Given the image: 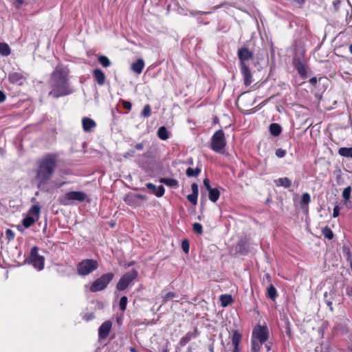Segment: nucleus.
<instances>
[{
  "label": "nucleus",
  "instance_id": "obj_17",
  "mask_svg": "<svg viewBox=\"0 0 352 352\" xmlns=\"http://www.w3.org/2000/svg\"><path fill=\"white\" fill-rule=\"evenodd\" d=\"M208 193H209V199L212 202H216L220 195L219 190L216 188H212L211 189H209Z\"/></svg>",
  "mask_w": 352,
  "mask_h": 352
},
{
  "label": "nucleus",
  "instance_id": "obj_56",
  "mask_svg": "<svg viewBox=\"0 0 352 352\" xmlns=\"http://www.w3.org/2000/svg\"><path fill=\"white\" fill-rule=\"evenodd\" d=\"M295 1H296L297 3H298L299 4H301L304 2L305 0H294Z\"/></svg>",
  "mask_w": 352,
  "mask_h": 352
},
{
  "label": "nucleus",
  "instance_id": "obj_60",
  "mask_svg": "<svg viewBox=\"0 0 352 352\" xmlns=\"http://www.w3.org/2000/svg\"><path fill=\"white\" fill-rule=\"evenodd\" d=\"M93 318H94V316H93V315H91L90 316H89V318H88V319Z\"/></svg>",
  "mask_w": 352,
  "mask_h": 352
},
{
  "label": "nucleus",
  "instance_id": "obj_9",
  "mask_svg": "<svg viewBox=\"0 0 352 352\" xmlns=\"http://www.w3.org/2000/svg\"><path fill=\"white\" fill-rule=\"evenodd\" d=\"M253 336L255 337L261 344L264 343L268 338V330L266 327L258 326L253 331Z\"/></svg>",
  "mask_w": 352,
  "mask_h": 352
},
{
  "label": "nucleus",
  "instance_id": "obj_23",
  "mask_svg": "<svg viewBox=\"0 0 352 352\" xmlns=\"http://www.w3.org/2000/svg\"><path fill=\"white\" fill-rule=\"evenodd\" d=\"M276 184L277 186H284L285 188H289L291 186L292 182H291L290 179H289L287 177H283V178H280L277 181H276Z\"/></svg>",
  "mask_w": 352,
  "mask_h": 352
},
{
  "label": "nucleus",
  "instance_id": "obj_22",
  "mask_svg": "<svg viewBox=\"0 0 352 352\" xmlns=\"http://www.w3.org/2000/svg\"><path fill=\"white\" fill-rule=\"evenodd\" d=\"M270 131L272 135L278 136L281 132V127L278 124H271L270 126Z\"/></svg>",
  "mask_w": 352,
  "mask_h": 352
},
{
  "label": "nucleus",
  "instance_id": "obj_16",
  "mask_svg": "<svg viewBox=\"0 0 352 352\" xmlns=\"http://www.w3.org/2000/svg\"><path fill=\"white\" fill-rule=\"evenodd\" d=\"M82 123L83 129L85 131H88L96 126V122L89 118H84Z\"/></svg>",
  "mask_w": 352,
  "mask_h": 352
},
{
  "label": "nucleus",
  "instance_id": "obj_55",
  "mask_svg": "<svg viewBox=\"0 0 352 352\" xmlns=\"http://www.w3.org/2000/svg\"><path fill=\"white\" fill-rule=\"evenodd\" d=\"M327 305H328V306L330 307V309H331V310H333V307H332V302H330V301H329V302H327Z\"/></svg>",
  "mask_w": 352,
  "mask_h": 352
},
{
  "label": "nucleus",
  "instance_id": "obj_57",
  "mask_svg": "<svg viewBox=\"0 0 352 352\" xmlns=\"http://www.w3.org/2000/svg\"><path fill=\"white\" fill-rule=\"evenodd\" d=\"M25 0H16V1L19 3V4L21 5L24 3Z\"/></svg>",
  "mask_w": 352,
  "mask_h": 352
},
{
  "label": "nucleus",
  "instance_id": "obj_41",
  "mask_svg": "<svg viewBox=\"0 0 352 352\" xmlns=\"http://www.w3.org/2000/svg\"><path fill=\"white\" fill-rule=\"evenodd\" d=\"M310 196L308 193L305 192L302 195L301 201L305 204H308L310 202Z\"/></svg>",
  "mask_w": 352,
  "mask_h": 352
},
{
  "label": "nucleus",
  "instance_id": "obj_6",
  "mask_svg": "<svg viewBox=\"0 0 352 352\" xmlns=\"http://www.w3.org/2000/svg\"><path fill=\"white\" fill-rule=\"evenodd\" d=\"M98 262L93 259H85L78 263V273L81 276H86L98 268Z\"/></svg>",
  "mask_w": 352,
  "mask_h": 352
},
{
  "label": "nucleus",
  "instance_id": "obj_30",
  "mask_svg": "<svg viewBox=\"0 0 352 352\" xmlns=\"http://www.w3.org/2000/svg\"><path fill=\"white\" fill-rule=\"evenodd\" d=\"M323 235L328 239H332L333 234L332 230L327 226L324 227L322 231Z\"/></svg>",
  "mask_w": 352,
  "mask_h": 352
},
{
  "label": "nucleus",
  "instance_id": "obj_1",
  "mask_svg": "<svg viewBox=\"0 0 352 352\" xmlns=\"http://www.w3.org/2000/svg\"><path fill=\"white\" fill-rule=\"evenodd\" d=\"M68 70L63 66H57L51 75L50 86L51 91L49 95L58 98L72 93L68 84Z\"/></svg>",
  "mask_w": 352,
  "mask_h": 352
},
{
  "label": "nucleus",
  "instance_id": "obj_13",
  "mask_svg": "<svg viewBox=\"0 0 352 352\" xmlns=\"http://www.w3.org/2000/svg\"><path fill=\"white\" fill-rule=\"evenodd\" d=\"M94 78L99 85H103L105 82V75L104 72L100 69H95L93 71Z\"/></svg>",
  "mask_w": 352,
  "mask_h": 352
},
{
  "label": "nucleus",
  "instance_id": "obj_52",
  "mask_svg": "<svg viewBox=\"0 0 352 352\" xmlns=\"http://www.w3.org/2000/svg\"><path fill=\"white\" fill-rule=\"evenodd\" d=\"M317 82V79L316 77H314V78H311L310 79V82L312 84V85H314L315 83H316Z\"/></svg>",
  "mask_w": 352,
  "mask_h": 352
},
{
  "label": "nucleus",
  "instance_id": "obj_3",
  "mask_svg": "<svg viewBox=\"0 0 352 352\" xmlns=\"http://www.w3.org/2000/svg\"><path fill=\"white\" fill-rule=\"evenodd\" d=\"M87 199L86 193L82 191H71L67 192L65 196L60 198V203L64 206H69L74 201L82 202Z\"/></svg>",
  "mask_w": 352,
  "mask_h": 352
},
{
  "label": "nucleus",
  "instance_id": "obj_29",
  "mask_svg": "<svg viewBox=\"0 0 352 352\" xmlns=\"http://www.w3.org/2000/svg\"><path fill=\"white\" fill-rule=\"evenodd\" d=\"M40 206L37 204L33 205L29 210V214L36 217L38 219V214L40 213Z\"/></svg>",
  "mask_w": 352,
  "mask_h": 352
},
{
  "label": "nucleus",
  "instance_id": "obj_39",
  "mask_svg": "<svg viewBox=\"0 0 352 352\" xmlns=\"http://www.w3.org/2000/svg\"><path fill=\"white\" fill-rule=\"evenodd\" d=\"M198 195L195 194H190L187 196V199L193 205H196L197 203Z\"/></svg>",
  "mask_w": 352,
  "mask_h": 352
},
{
  "label": "nucleus",
  "instance_id": "obj_54",
  "mask_svg": "<svg viewBox=\"0 0 352 352\" xmlns=\"http://www.w3.org/2000/svg\"><path fill=\"white\" fill-rule=\"evenodd\" d=\"M233 352H239V346H234L233 349Z\"/></svg>",
  "mask_w": 352,
  "mask_h": 352
},
{
  "label": "nucleus",
  "instance_id": "obj_15",
  "mask_svg": "<svg viewBox=\"0 0 352 352\" xmlns=\"http://www.w3.org/2000/svg\"><path fill=\"white\" fill-rule=\"evenodd\" d=\"M144 67V62L142 59H138L131 65V69L136 74H140Z\"/></svg>",
  "mask_w": 352,
  "mask_h": 352
},
{
  "label": "nucleus",
  "instance_id": "obj_58",
  "mask_svg": "<svg viewBox=\"0 0 352 352\" xmlns=\"http://www.w3.org/2000/svg\"><path fill=\"white\" fill-rule=\"evenodd\" d=\"M130 351L131 352H137L136 349L134 347H131L130 348Z\"/></svg>",
  "mask_w": 352,
  "mask_h": 352
},
{
  "label": "nucleus",
  "instance_id": "obj_26",
  "mask_svg": "<svg viewBox=\"0 0 352 352\" xmlns=\"http://www.w3.org/2000/svg\"><path fill=\"white\" fill-rule=\"evenodd\" d=\"M200 172H201V170L199 168H196L193 169V168L189 167L187 168L186 173L188 177H192L198 176L199 174L200 173Z\"/></svg>",
  "mask_w": 352,
  "mask_h": 352
},
{
  "label": "nucleus",
  "instance_id": "obj_31",
  "mask_svg": "<svg viewBox=\"0 0 352 352\" xmlns=\"http://www.w3.org/2000/svg\"><path fill=\"white\" fill-rule=\"evenodd\" d=\"M98 61L104 67H109L111 64L109 59L105 56H100L98 58Z\"/></svg>",
  "mask_w": 352,
  "mask_h": 352
},
{
  "label": "nucleus",
  "instance_id": "obj_2",
  "mask_svg": "<svg viewBox=\"0 0 352 352\" xmlns=\"http://www.w3.org/2000/svg\"><path fill=\"white\" fill-rule=\"evenodd\" d=\"M56 168V156L48 154L37 162V167L34 170L35 180L37 187L41 188L52 178Z\"/></svg>",
  "mask_w": 352,
  "mask_h": 352
},
{
  "label": "nucleus",
  "instance_id": "obj_25",
  "mask_svg": "<svg viewBox=\"0 0 352 352\" xmlns=\"http://www.w3.org/2000/svg\"><path fill=\"white\" fill-rule=\"evenodd\" d=\"M10 54V48L6 43H0V54L2 56H8Z\"/></svg>",
  "mask_w": 352,
  "mask_h": 352
},
{
  "label": "nucleus",
  "instance_id": "obj_27",
  "mask_svg": "<svg viewBox=\"0 0 352 352\" xmlns=\"http://www.w3.org/2000/svg\"><path fill=\"white\" fill-rule=\"evenodd\" d=\"M276 296L277 293L276 288L272 285H270L267 288V296L270 299L274 300Z\"/></svg>",
  "mask_w": 352,
  "mask_h": 352
},
{
  "label": "nucleus",
  "instance_id": "obj_42",
  "mask_svg": "<svg viewBox=\"0 0 352 352\" xmlns=\"http://www.w3.org/2000/svg\"><path fill=\"white\" fill-rule=\"evenodd\" d=\"M182 248L185 253L189 251V243L187 240H184L182 243Z\"/></svg>",
  "mask_w": 352,
  "mask_h": 352
},
{
  "label": "nucleus",
  "instance_id": "obj_7",
  "mask_svg": "<svg viewBox=\"0 0 352 352\" xmlns=\"http://www.w3.org/2000/svg\"><path fill=\"white\" fill-rule=\"evenodd\" d=\"M138 272L133 270L124 274L117 284V289L120 291L124 290L128 285L136 278Z\"/></svg>",
  "mask_w": 352,
  "mask_h": 352
},
{
  "label": "nucleus",
  "instance_id": "obj_38",
  "mask_svg": "<svg viewBox=\"0 0 352 352\" xmlns=\"http://www.w3.org/2000/svg\"><path fill=\"white\" fill-rule=\"evenodd\" d=\"M193 230L195 232L201 234L203 233L202 226L199 223H195L193 224Z\"/></svg>",
  "mask_w": 352,
  "mask_h": 352
},
{
  "label": "nucleus",
  "instance_id": "obj_40",
  "mask_svg": "<svg viewBox=\"0 0 352 352\" xmlns=\"http://www.w3.org/2000/svg\"><path fill=\"white\" fill-rule=\"evenodd\" d=\"M260 350V344L256 342L254 340H252V348L251 352H259Z\"/></svg>",
  "mask_w": 352,
  "mask_h": 352
},
{
  "label": "nucleus",
  "instance_id": "obj_33",
  "mask_svg": "<svg viewBox=\"0 0 352 352\" xmlns=\"http://www.w3.org/2000/svg\"><path fill=\"white\" fill-rule=\"evenodd\" d=\"M175 297H176L175 293L170 292L166 293V294H164L162 296V301L164 303H165L168 300H173Z\"/></svg>",
  "mask_w": 352,
  "mask_h": 352
},
{
  "label": "nucleus",
  "instance_id": "obj_21",
  "mask_svg": "<svg viewBox=\"0 0 352 352\" xmlns=\"http://www.w3.org/2000/svg\"><path fill=\"white\" fill-rule=\"evenodd\" d=\"M219 300L221 301V305L224 307L232 302V296L229 294L221 295L219 298Z\"/></svg>",
  "mask_w": 352,
  "mask_h": 352
},
{
  "label": "nucleus",
  "instance_id": "obj_53",
  "mask_svg": "<svg viewBox=\"0 0 352 352\" xmlns=\"http://www.w3.org/2000/svg\"><path fill=\"white\" fill-rule=\"evenodd\" d=\"M265 347L266 348L267 351H270V346L269 344H265Z\"/></svg>",
  "mask_w": 352,
  "mask_h": 352
},
{
  "label": "nucleus",
  "instance_id": "obj_4",
  "mask_svg": "<svg viewBox=\"0 0 352 352\" xmlns=\"http://www.w3.org/2000/svg\"><path fill=\"white\" fill-rule=\"evenodd\" d=\"M226 145L224 132L222 130L216 131L212 137L210 147L217 153H221Z\"/></svg>",
  "mask_w": 352,
  "mask_h": 352
},
{
  "label": "nucleus",
  "instance_id": "obj_49",
  "mask_svg": "<svg viewBox=\"0 0 352 352\" xmlns=\"http://www.w3.org/2000/svg\"><path fill=\"white\" fill-rule=\"evenodd\" d=\"M6 94L3 91H0V102H4L6 100Z\"/></svg>",
  "mask_w": 352,
  "mask_h": 352
},
{
  "label": "nucleus",
  "instance_id": "obj_34",
  "mask_svg": "<svg viewBox=\"0 0 352 352\" xmlns=\"http://www.w3.org/2000/svg\"><path fill=\"white\" fill-rule=\"evenodd\" d=\"M351 188L348 186L345 188L342 192V197L345 201L349 200L351 197Z\"/></svg>",
  "mask_w": 352,
  "mask_h": 352
},
{
  "label": "nucleus",
  "instance_id": "obj_19",
  "mask_svg": "<svg viewBox=\"0 0 352 352\" xmlns=\"http://www.w3.org/2000/svg\"><path fill=\"white\" fill-rule=\"evenodd\" d=\"M160 182L173 188H177L178 186V182L172 178H162Z\"/></svg>",
  "mask_w": 352,
  "mask_h": 352
},
{
  "label": "nucleus",
  "instance_id": "obj_32",
  "mask_svg": "<svg viewBox=\"0 0 352 352\" xmlns=\"http://www.w3.org/2000/svg\"><path fill=\"white\" fill-rule=\"evenodd\" d=\"M151 108L149 104H146L141 112V116L144 118H148L151 116Z\"/></svg>",
  "mask_w": 352,
  "mask_h": 352
},
{
  "label": "nucleus",
  "instance_id": "obj_51",
  "mask_svg": "<svg viewBox=\"0 0 352 352\" xmlns=\"http://www.w3.org/2000/svg\"><path fill=\"white\" fill-rule=\"evenodd\" d=\"M135 148L137 149V150H142L143 148H144V145L142 143H138L135 146Z\"/></svg>",
  "mask_w": 352,
  "mask_h": 352
},
{
  "label": "nucleus",
  "instance_id": "obj_45",
  "mask_svg": "<svg viewBox=\"0 0 352 352\" xmlns=\"http://www.w3.org/2000/svg\"><path fill=\"white\" fill-rule=\"evenodd\" d=\"M123 107L126 109L131 110V103L128 101L122 100V101Z\"/></svg>",
  "mask_w": 352,
  "mask_h": 352
},
{
  "label": "nucleus",
  "instance_id": "obj_50",
  "mask_svg": "<svg viewBox=\"0 0 352 352\" xmlns=\"http://www.w3.org/2000/svg\"><path fill=\"white\" fill-rule=\"evenodd\" d=\"M338 214H339V208L338 207H335L333 209V217H336L338 216Z\"/></svg>",
  "mask_w": 352,
  "mask_h": 352
},
{
  "label": "nucleus",
  "instance_id": "obj_37",
  "mask_svg": "<svg viewBox=\"0 0 352 352\" xmlns=\"http://www.w3.org/2000/svg\"><path fill=\"white\" fill-rule=\"evenodd\" d=\"M296 67L299 74H300L301 75H303V76L306 74V71H305V67L301 63L299 62V63H296Z\"/></svg>",
  "mask_w": 352,
  "mask_h": 352
},
{
  "label": "nucleus",
  "instance_id": "obj_46",
  "mask_svg": "<svg viewBox=\"0 0 352 352\" xmlns=\"http://www.w3.org/2000/svg\"><path fill=\"white\" fill-rule=\"evenodd\" d=\"M204 185L205 186L207 190H209V189H211L212 187L210 184V181L208 178L204 179Z\"/></svg>",
  "mask_w": 352,
  "mask_h": 352
},
{
  "label": "nucleus",
  "instance_id": "obj_12",
  "mask_svg": "<svg viewBox=\"0 0 352 352\" xmlns=\"http://www.w3.org/2000/svg\"><path fill=\"white\" fill-rule=\"evenodd\" d=\"M241 69L244 79V84L245 86H249L252 82V76L249 67L247 65L243 64Z\"/></svg>",
  "mask_w": 352,
  "mask_h": 352
},
{
  "label": "nucleus",
  "instance_id": "obj_14",
  "mask_svg": "<svg viewBox=\"0 0 352 352\" xmlns=\"http://www.w3.org/2000/svg\"><path fill=\"white\" fill-rule=\"evenodd\" d=\"M148 189L151 190L157 197H162L164 194V188L162 186H155L151 183L146 184Z\"/></svg>",
  "mask_w": 352,
  "mask_h": 352
},
{
  "label": "nucleus",
  "instance_id": "obj_20",
  "mask_svg": "<svg viewBox=\"0 0 352 352\" xmlns=\"http://www.w3.org/2000/svg\"><path fill=\"white\" fill-rule=\"evenodd\" d=\"M157 135L161 140H166L169 137V133L165 126H160L157 131Z\"/></svg>",
  "mask_w": 352,
  "mask_h": 352
},
{
  "label": "nucleus",
  "instance_id": "obj_18",
  "mask_svg": "<svg viewBox=\"0 0 352 352\" xmlns=\"http://www.w3.org/2000/svg\"><path fill=\"white\" fill-rule=\"evenodd\" d=\"M338 154L344 157H352V147H341L338 149Z\"/></svg>",
  "mask_w": 352,
  "mask_h": 352
},
{
  "label": "nucleus",
  "instance_id": "obj_36",
  "mask_svg": "<svg viewBox=\"0 0 352 352\" xmlns=\"http://www.w3.org/2000/svg\"><path fill=\"white\" fill-rule=\"evenodd\" d=\"M9 78L11 82H16L22 79V76L19 73H14L10 75Z\"/></svg>",
  "mask_w": 352,
  "mask_h": 352
},
{
  "label": "nucleus",
  "instance_id": "obj_24",
  "mask_svg": "<svg viewBox=\"0 0 352 352\" xmlns=\"http://www.w3.org/2000/svg\"><path fill=\"white\" fill-rule=\"evenodd\" d=\"M241 335L237 331H235L233 333L232 338V344L233 346L234 347L239 346V343L241 342Z\"/></svg>",
  "mask_w": 352,
  "mask_h": 352
},
{
  "label": "nucleus",
  "instance_id": "obj_48",
  "mask_svg": "<svg viewBox=\"0 0 352 352\" xmlns=\"http://www.w3.org/2000/svg\"><path fill=\"white\" fill-rule=\"evenodd\" d=\"M6 236L9 238V239H13L14 238V232L10 230V229H8L6 232Z\"/></svg>",
  "mask_w": 352,
  "mask_h": 352
},
{
  "label": "nucleus",
  "instance_id": "obj_43",
  "mask_svg": "<svg viewBox=\"0 0 352 352\" xmlns=\"http://www.w3.org/2000/svg\"><path fill=\"white\" fill-rule=\"evenodd\" d=\"M286 151L282 148H278L276 151V155L278 157H283L285 155Z\"/></svg>",
  "mask_w": 352,
  "mask_h": 352
},
{
  "label": "nucleus",
  "instance_id": "obj_10",
  "mask_svg": "<svg viewBox=\"0 0 352 352\" xmlns=\"http://www.w3.org/2000/svg\"><path fill=\"white\" fill-rule=\"evenodd\" d=\"M112 323L110 320L103 322L98 329V336L100 339H106L111 329Z\"/></svg>",
  "mask_w": 352,
  "mask_h": 352
},
{
  "label": "nucleus",
  "instance_id": "obj_5",
  "mask_svg": "<svg viewBox=\"0 0 352 352\" xmlns=\"http://www.w3.org/2000/svg\"><path fill=\"white\" fill-rule=\"evenodd\" d=\"M114 274L111 272L103 274L100 278H97L90 286V291L91 292H97L103 290L106 288L107 285L113 279Z\"/></svg>",
  "mask_w": 352,
  "mask_h": 352
},
{
  "label": "nucleus",
  "instance_id": "obj_11",
  "mask_svg": "<svg viewBox=\"0 0 352 352\" xmlns=\"http://www.w3.org/2000/svg\"><path fill=\"white\" fill-rule=\"evenodd\" d=\"M237 54L241 67H242L243 64L246 65L245 61L251 59L252 57V53L246 47L239 49Z\"/></svg>",
  "mask_w": 352,
  "mask_h": 352
},
{
  "label": "nucleus",
  "instance_id": "obj_28",
  "mask_svg": "<svg viewBox=\"0 0 352 352\" xmlns=\"http://www.w3.org/2000/svg\"><path fill=\"white\" fill-rule=\"evenodd\" d=\"M36 220H37V218L35 219L33 217L28 216L23 220V224L25 228H29L36 221Z\"/></svg>",
  "mask_w": 352,
  "mask_h": 352
},
{
  "label": "nucleus",
  "instance_id": "obj_44",
  "mask_svg": "<svg viewBox=\"0 0 352 352\" xmlns=\"http://www.w3.org/2000/svg\"><path fill=\"white\" fill-rule=\"evenodd\" d=\"M191 189H192V194H195V195H198L199 188H198V185L197 184L193 183L191 185Z\"/></svg>",
  "mask_w": 352,
  "mask_h": 352
},
{
  "label": "nucleus",
  "instance_id": "obj_47",
  "mask_svg": "<svg viewBox=\"0 0 352 352\" xmlns=\"http://www.w3.org/2000/svg\"><path fill=\"white\" fill-rule=\"evenodd\" d=\"M135 151L133 150H130L124 154V157L127 158L129 157H133Z\"/></svg>",
  "mask_w": 352,
  "mask_h": 352
},
{
  "label": "nucleus",
  "instance_id": "obj_59",
  "mask_svg": "<svg viewBox=\"0 0 352 352\" xmlns=\"http://www.w3.org/2000/svg\"><path fill=\"white\" fill-rule=\"evenodd\" d=\"M350 52L352 54V44L349 46Z\"/></svg>",
  "mask_w": 352,
  "mask_h": 352
},
{
  "label": "nucleus",
  "instance_id": "obj_35",
  "mask_svg": "<svg viewBox=\"0 0 352 352\" xmlns=\"http://www.w3.org/2000/svg\"><path fill=\"white\" fill-rule=\"evenodd\" d=\"M127 302L128 300L126 296H122L120 298L119 306L121 311H124L126 309Z\"/></svg>",
  "mask_w": 352,
  "mask_h": 352
},
{
  "label": "nucleus",
  "instance_id": "obj_8",
  "mask_svg": "<svg viewBox=\"0 0 352 352\" xmlns=\"http://www.w3.org/2000/svg\"><path fill=\"white\" fill-rule=\"evenodd\" d=\"M38 248L34 246L32 248L30 252V262L34 267L42 270L44 267V257L38 254Z\"/></svg>",
  "mask_w": 352,
  "mask_h": 352
}]
</instances>
